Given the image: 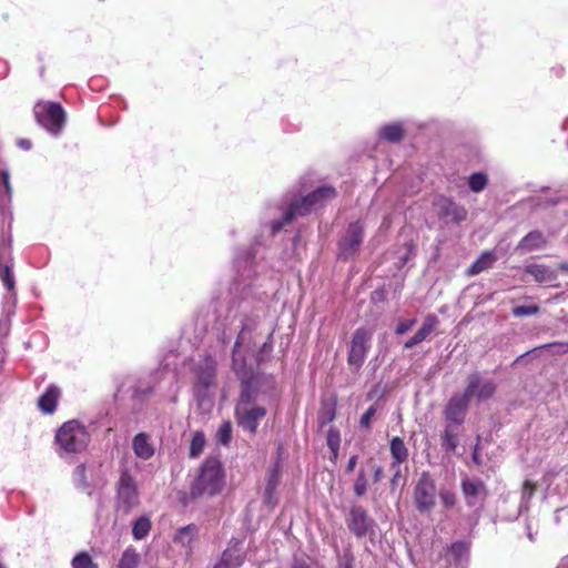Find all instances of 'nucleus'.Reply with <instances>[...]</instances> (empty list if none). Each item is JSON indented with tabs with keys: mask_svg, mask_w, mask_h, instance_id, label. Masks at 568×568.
<instances>
[{
	"mask_svg": "<svg viewBox=\"0 0 568 568\" xmlns=\"http://www.w3.org/2000/svg\"><path fill=\"white\" fill-rule=\"evenodd\" d=\"M255 322L246 320L237 335L233 347L232 363L236 374L242 379V390L235 406V418L237 425L251 435L257 430L260 422L266 415L264 402L275 396V382L272 377L265 375L246 376V359L244 352L252 351L255 346L253 331Z\"/></svg>",
	"mask_w": 568,
	"mask_h": 568,
	"instance_id": "1",
	"label": "nucleus"
},
{
	"mask_svg": "<svg viewBox=\"0 0 568 568\" xmlns=\"http://www.w3.org/2000/svg\"><path fill=\"white\" fill-rule=\"evenodd\" d=\"M90 440L91 436L87 427L79 420L71 419L63 423L55 432V452L59 457L73 460L77 455L87 449Z\"/></svg>",
	"mask_w": 568,
	"mask_h": 568,
	"instance_id": "2",
	"label": "nucleus"
},
{
	"mask_svg": "<svg viewBox=\"0 0 568 568\" xmlns=\"http://www.w3.org/2000/svg\"><path fill=\"white\" fill-rule=\"evenodd\" d=\"M335 196V190L331 186H321L314 192L294 199L287 212L285 213L282 221H275L272 223L273 233L278 232L285 224L290 223L296 216H304L308 214L313 209L323 205L325 202L332 200Z\"/></svg>",
	"mask_w": 568,
	"mask_h": 568,
	"instance_id": "3",
	"label": "nucleus"
},
{
	"mask_svg": "<svg viewBox=\"0 0 568 568\" xmlns=\"http://www.w3.org/2000/svg\"><path fill=\"white\" fill-rule=\"evenodd\" d=\"M224 485L225 474L222 464L217 458L211 457L203 463L200 474L191 487V496L193 498L204 495L214 496L222 491Z\"/></svg>",
	"mask_w": 568,
	"mask_h": 568,
	"instance_id": "4",
	"label": "nucleus"
},
{
	"mask_svg": "<svg viewBox=\"0 0 568 568\" xmlns=\"http://www.w3.org/2000/svg\"><path fill=\"white\" fill-rule=\"evenodd\" d=\"M33 113L37 122L52 135H59L65 124V112L59 103L40 101Z\"/></svg>",
	"mask_w": 568,
	"mask_h": 568,
	"instance_id": "5",
	"label": "nucleus"
},
{
	"mask_svg": "<svg viewBox=\"0 0 568 568\" xmlns=\"http://www.w3.org/2000/svg\"><path fill=\"white\" fill-rule=\"evenodd\" d=\"M413 499L420 514H429L436 506L437 489L428 471H423L414 487Z\"/></svg>",
	"mask_w": 568,
	"mask_h": 568,
	"instance_id": "6",
	"label": "nucleus"
},
{
	"mask_svg": "<svg viewBox=\"0 0 568 568\" xmlns=\"http://www.w3.org/2000/svg\"><path fill=\"white\" fill-rule=\"evenodd\" d=\"M373 332L365 327L357 328L351 339L347 362L348 365L358 371L365 362L366 354L371 348Z\"/></svg>",
	"mask_w": 568,
	"mask_h": 568,
	"instance_id": "7",
	"label": "nucleus"
},
{
	"mask_svg": "<svg viewBox=\"0 0 568 568\" xmlns=\"http://www.w3.org/2000/svg\"><path fill=\"white\" fill-rule=\"evenodd\" d=\"M496 390V384L490 378H485L479 373H473L467 378V385L464 393L468 398L478 402L490 398Z\"/></svg>",
	"mask_w": 568,
	"mask_h": 568,
	"instance_id": "8",
	"label": "nucleus"
},
{
	"mask_svg": "<svg viewBox=\"0 0 568 568\" xmlns=\"http://www.w3.org/2000/svg\"><path fill=\"white\" fill-rule=\"evenodd\" d=\"M118 498L125 511H130L139 505L138 486L129 470H123L121 473L118 485Z\"/></svg>",
	"mask_w": 568,
	"mask_h": 568,
	"instance_id": "9",
	"label": "nucleus"
},
{
	"mask_svg": "<svg viewBox=\"0 0 568 568\" xmlns=\"http://www.w3.org/2000/svg\"><path fill=\"white\" fill-rule=\"evenodd\" d=\"M347 527L357 538H363L373 531L374 520L364 508L353 506L347 518Z\"/></svg>",
	"mask_w": 568,
	"mask_h": 568,
	"instance_id": "10",
	"label": "nucleus"
},
{
	"mask_svg": "<svg viewBox=\"0 0 568 568\" xmlns=\"http://www.w3.org/2000/svg\"><path fill=\"white\" fill-rule=\"evenodd\" d=\"M364 226L361 222L349 224L339 241V251L343 257H349L356 253L363 240Z\"/></svg>",
	"mask_w": 568,
	"mask_h": 568,
	"instance_id": "11",
	"label": "nucleus"
},
{
	"mask_svg": "<svg viewBox=\"0 0 568 568\" xmlns=\"http://www.w3.org/2000/svg\"><path fill=\"white\" fill-rule=\"evenodd\" d=\"M469 402L470 399L465 393L455 394L454 396H452L444 412L446 420L453 425L463 424L465 420Z\"/></svg>",
	"mask_w": 568,
	"mask_h": 568,
	"instance_id": "12",
	"label": "nucleus"
},
{
	"mask_svg": "<svg viewBox=\"0 0 568 568\" xmlns=\"http://www.w3.org/2000/svg\"><path fill=\"white\" fill-rule=\"evenodd\" d=\"M197 537V526L194 524H190L176 529L172 537V540L176 546L181 547L184 550L186 558H190L193 554L194 542L196 541Z\"/></svg>",
	"mask_w": 568,
	"mask_h": 568,
	"instance_id": "13",
	"label": "nucleus"
},
{
	"mask_svg": "<svg viewBox=\"0 0 568 568\" xmlns=\"http://www.w3.org/2000/svg\"><path fill=\"white\" fill-rule=\"evenodd\" d=\"M462 490L469 507L479 504L486 495L485 484L480 479L465 478L462 481Z\"/></svg>",
	"mask_w": 568,
	"mask_h": 568,
	"instance_id": "14",
	"label": "nucleus"
},
{
	"mask_svg": "<svg viewBox=\"0 0 568 568\" xmlns=\"http://www.w3.org/2000/svg\"><path fill=\"white\" fill-rule=\"evenodd\" d=\"M437 316L434 314L427 315L419 329L414 334L412 338L405 342L404 347L412 348L420 344L430 336V334L437 328Z\"/></svg>",
	"mask_w": 568,
	"mask_h": 568,
	"instance_id": "15",
	"label": "nucleus"
},
{
	"mask_svg": "<svg viewBox=\"0 0 568 568\" xmlns=\"http://www.w3.org/2000/svg\"><path fill=\"white\" fill-rule=\"evenodd\" d=\"M196 385L209 388L215 381V361L212 357H205L196 367Z\"/></svg>",
	"mask_w": 568,
	"mask_h": 568,
	"instance_id": "16",
	"label": "nucleus"
},
{
	"mask_svg": "<svg viewBox=\"0 0 568 568\" xmlns=\"http://www.w3.org/2000/svg\"><path fill=\"white\" fill-rule=\"evenodd\" d=\"M221 560L231 568H240L245 560V552L239 539H231L227 548L223 551Z\"/></svg>",
	"mask_w": 568,
	"mask_h": 568,
	"instance_id": "17",
	"label": "nucleus"
},
{
	"mask_svg": "<svg viewBox=\"0 0 568 568\" xmlns=\"http://www.w3.org/2000/svg\"><path fill=\"white\" fill-rule=\"evenodd\" d=\"M437 207L440 217L450 220L455 223L464 221L467 215V212L464 207L457 205L449 199H440L437 202Z\"/></svg>",
	"mask_w": 568,
	"mask_h": 568,
	"instance_id": "18",
	"label": "nucleus"
},
{
	"mask_svg": "<svg viewBox=\"0 0 568 568\" xmlns=\"http://www.w3.org/2000/svg\"><path fill=\"white\" fill-rule=\"evenodd\" d=\"M59 397L60 389L54 385H50L38 399L39 409L44 414H52L57 408Z\"/></svg>",
	"mask_w": 568,
	"mask_h": 568,
	"instance_id": "19",
	"label": "nucleus"
},
{
	"mask_svg": "<svg viewBox=\"0 0 568 568\" xmlns=\"http://www.w3.org/2000/svg\"><path fill=\"white\" fill-rule=\"evenodd\" d=\"M449 561L457 566H465L469 558V542L456 541L447 551Z\"/></svg>",
	"mask_w": 568,
	"mask_h": 568,
	"instance_id": "20",
	"label": "nucleus"
},
{
	"mask_svg": "<svg viewBox=\"0 0 568 568\" xmlns=\"http://www.w3.org/2000/svg\"><path fill=\"white\" fill-rule=\"evenodd\" d=\"M132 447L134 454L142 459H149L154 455L150 437L144 433H140L133 438Z\"/></svg>",
	"mask_w": 568,
	"mask_h": 568,
	"instance_id": "21",
	"label": "nucleus"
},
{
	"mask_svg": "<svg viewBox=\"0 0 568 568\" xmlns=\"http://www.w3.org/2000/svg\"><path fill=\"white\" fill-rule=\"evenodd\" d=\"M390 455L393 458V462L390 464V468H395L397 466H400L408 458V449L404 443V440L399 437H394L390 440Z\"/></svg>",
	"mask_w": 568,
	"mask_h": 568,
	"instance_id": "22",
	"label": "nucleus"
},
{
	"mask_svg": "<svg viewBox=\"0 0 568 568\" xmlns=\"http://www.w3.org/2000/svg\"><path fill=\"white\" fill-rule=\"evenodd\" d=\"M545 243L544 236L539 232H530L519 243L518 248L523 252H530L540 248Z\"/></svg>",
	"mask_w": 568,
	"mask_h": 568,
	"instance_id": "23",
	"label": "nucleus"
},
{
	"mask_svg": "<svg viewBox=\"0 0 568 568\" xmlns=\"http://www.w3.org/2000/svg\"><path fill=\"white\" fill-rule=\"evenodd\" d=\"M73 484L77 488L91 494L92 483L87 475V467L84 464L78 465L73 471Z\"/></svg>",
	"mask_w": 568,
	"mask_h": 568,
	"instance_id": "24",
	"label": "nucleus"
},
{
	"mask_svg": "<svg viewBox=\"0 0 568 568\" xmlns=\"http://www.w3.org/2000/svg\"><path fill=\"white\" fill-rule=\"evenodd\" d=\"M496 261L495 255L491 252H485L480 257L475 261L468 270V274L476 275L483 271L489 268Z\"/></svg>",
	"mask_w": 568,
	"mask_h": 568,
	"instance_id": "25",
	"label": "nucleus"
},
{
	"mask_svg": "<svg viewBox=\"0 0 568 568\" xmlns=\"http://www.w3.org/2000/svg\"><path fill=\"white\" fill-rule=\"evenodd\" d=\"M151 520L146 516L138 518L132 527V535L135 540L144 539L151 530Z\"/></svg>",
	"mask_w": 568,
	"mask_h": 568,
	"instance_id": "26",
	"label": "nucleus"
},
{
	"mask_svg": "<svg viewBox=\"0 0 568 568\" xmlns=\"http://www.w3.org/2000/svg\"><path fill=\"white\" fill-rule=\"evenodd\" d=\"M0 183L4 190V194L0 195V207L3 209L6 204L10 203L12 196V186L10 183V173L7 169L0 170Z\"/></svg>",
	"mask_w": 568,
	"mask_h": 568,
	"instance_id": "27",
	"label": "nucleus"
},
{
	"mask_svg": "<svg viewBox=\"0 0 568 568\" xmlns=\"http://www.w3.org/2000/svg\"><path fill=\"white\" fill-rule=\"evenodd\" d=\"M140 562V555L133 547H128L120 560L118 568H136Z\"/></svg>",
	"mask_w": 568,
	"mask_h": 568,
	"instance_id": "28",
	"label": "nucleus"
},
{
	"mask_svg": "<svg viewBox=\"0 0 568 568\" xmlns=\"http://www.w3.org/2000/svg\"><path fill=\"white\" fill-rule=\"evenodd\" d=\"M527 273L534 276L537 282H546L552 280L555 274L548 267L539 264H532L527 266Z\"/></svg>",
	"mask_w": 568,
	"mask_h": 568,
	"instance_id": "29",
	"label": "nucleus"
},
{
	"mask_svg": "<svg viewBox=\"0 0 568 568\" xmlns=\"http://www.w3.org/2000/svg\"><path fill=\"white\" fill-rule=\"evenodd\" d=\"M403 128L400 124L394 123L385 125L381 129V136L389 142H398L403 138Z\"/></svg>",
	"mask_w": 568,
	"mask_h": 568,
	"instance_id": "30",
	"label": "nucleus"
},
{
	"mask_svg": "<svg viewBox=\"0 0 568 568\" xmlns=\"http://www.w3.org/2000/svg\"><path fill=\"white\" fill-rule=\"evenodd\" d=\"M71 566L72 568H99L98 564L94 562L91 556L85 551L75 555Z\"/></svg>",
	"mask_w": 568,
	"mask_h": 568,
	"instance_id": "31",
	"label": "nucleus"
},
{
	"mask_svg": "<svg viewBox=\"0 0 568 568\" xmlns=\"http://www.w3.org/2000/svg\"><path fill=\"white\" fill-rule=\"evenodd\" d=\"M452 425L453 424L448 423L446 429L442 434V446L446 452H454L457 447V436L452 432Z\"/></svg>",
	"mask_w": 568,
	"mask_h": 568,
	"instance_id": "32",
	"label": "nucleus"
},
{
	"mask_svg": "<svg viewBox=\"0 0 568 568\" xmlns=\"http://www.w3.org/2000/svg\"><path fill=\"white\" fill-rule=\"evenodd\" d=\"M204 446H205L204 435L200 432L193 434L191 445H190V456L192 458L197 457L203 452Z\"/></svg>",
	"mask_w": 568,
	"mask_h": 568,
	"instance_id": "33",
	"label": "nucleus"
},
{
	"mask_svg": "<svg viewBox=\"0 0 568 568\" xmlns=\"http://www.w3.org/2000/svg\"><path fill=\"white\" fill-rule=\"evenodd\" d=\"M368 487V478L366 475V471L364 469H361L357 474V477L354 481V493L357 497H362L366 494Z\"/></svg>",
	"mask_w": 568,
	"mask_h": 568,
	"instance_id": "34",
	"label": "nucleus"
},
{
	"mask_svg": "<svg viewBox=\"0 0 568 568\" xmlns=\"http://www.w3.org/2000/svg\"><path fill=\"white\" fill-rule=\"evenodd\" d=\"M487 175L484 173H474L469 176L468 185L471 191L474 192H480L483 191L487 185Z\"/></svg>",
	"mask_w": 568,
	"mask_h": 568,
	"instance_id": "35",
	"label": "nucleus"
},
{
	"mask_svg": "<svg viewBox=\"0 0 568 568\" xmlns=\"http://www.w3.org/2000/svg\"><path fill=\"white\" fill-rule=\"evenodd\" d=\"M326 442L334 457H336L341 445L339 432L335 428H329L327 432Z\"/></svg>",
	"mask_w": 568,
	"mask_h": 568,
	"instance_id": "36",
	"label": "nucleus"
},
{
	"mask_svg": "<svg viewBox=\"0 0 568 568\" xmlns=\"http://www.w3.org/2000/svg\"><path fill=\"white\" fill-rule=\"evenodd\" d=\"M217 440L219 443L223 444V445H227L231 440V437H232V424L231 422L226 420V422H223L222 425L220 426L219 430H217Z\"/></svg>",
	"mask_w": 568,
	"mask_h": 568,
	"instance_id": "37",
	"label": "nucleus"
},
{
	"mask_svg": "<svg viewBox=\"0 0 568 568\" xmlns=\"http://www.w3.org/2000/svg\"><path fill=\"white\" fill-rule=\"evenodd\" d=\"M0 278L3 285L8 288V291H13L14 288V280L11 274V268L9 265H2L0 262Z\"/></svg>",
	"mask_w": 568,
	"mask_h": 568,
	"instance_id": "38",
	"label": "nucleus"
},
{
	"mask_svg": "<svg viewBox=\"0 0 568 568\" xmlns=\"http://www.w3.org/2000/svg\"><path fill=\"white\" fill-rule=\"evenodd\" d=\"M539 311L537 305H520L513 308V314L516 317L530 316L537 314Z\"/></svg>",
	"mask_w": 568,
	"mask_h": 568,
	"instance_id": "39",
	"label": "nucleus"
},
{
	"mask_svg": "<svg viewBox=\"0 0 568 568\" xmlns=\"http://www.w3.org/2000/svg\"><path fill=\"white\" fill-rule=\"evenodd\" d=\"M277 483H278L277 471L273 470L270 476V479L267 481L266 488H265V495H266L267 503L271 501L272 495L276 489Z\"/></svg>",
	"mask_w": 568,
	"mask_h": 568,
	"instance_id": "40",
	"label": "nucleus"
},
{
	"mask_svg": "<svg viewBox=\"0 0 568 568\" xmlns=\"http://www.w3.org/2000/svg\"><path fill=\"white\" fill-rule=\"evenodd\" d=\"M437 495L440 497V500L446 508H452L455 506L456 495L453 491L442 489Z\"/></svg>",
	"mask_w": 568,
	"mask_h": 568,
	"instance_id": "41",
	"label": "nucleus"
},
{
	"mask_svg": "<svg viewBox=\"0 0 568 568\" xmlns=\"http://www.w3.org/2000/svg\"><path fill=\"white\" fill-rule=\"evenodd\" d=\"M416 324L415 318L400 320L395 328V333L397 335H403L412 329V327Z\"/></svg>",
	"mask_w": 568,
	"mask_h": 568,
	"instance_id": "42",
	"label": "nucleus"
},
{
	"mask_svg": "<svg viewBox=\"0 0 568 568\" xmlns=\"http://www.w3.org/2000/svg\"><path fill=\"white\" fill-rule=\"evenodd\" d=\"M539 348H552L556 354H566L568 353V342H557L551 344H546L540 346Z\"/></svg>",
	"mask_w": 568,
	"mask_h": 568,
	"instance_id": "43",
	"label": "nucleus"
},
{
	"mask_svg": "<svg viewBox=\"0 0 568 568\" xmlns=\"http://www.w3.org/2000/svg\"><path fill=\"white\" fill-rule=\"evenodd\" d=\"M376 408L374 405H372L362 416L359 424L362 427L368 428L371 425V419L375 415Z\"/></svg>",
	"mask_w": 568,
	"mask_h": 568,
	"instance_id": "44",
	"label": "nucleus"
},
{
	"mask_svg": "<svg viewBox=\"0 0 568 568\" xmlns=\"http://www.w3.org/2000/svg\"><path fill=\"white\" fill-rule=\"evenodd\" d=\"M535 491V485L531 484L529 480H526L523 487L521 498L523 501H528Z\"/></svg>",
	"mask_w": 568,
	"mask_h": 568,
	"instance_id": "45",
	"label": "nucleus"
},
{
	"mask_svg": "<svg viewBox=\"0 0 568 568\" xmlns=\"http://www.w3.org/2000/svg\"><path fill=\"white\" fill-rule=\"evenodd\" d=\"M292 568H311V560L306 557H295Z\"/></svg>",
	"mask_w": 568,
	"mask_h": 568,
	"instance_id": "46",
	"label": "nucleus"
},
{
	"mask_svg": "<svg viewBox=\"0 0 568 568\" xmlns=\"http://www.w3.org/2000/svg\"><path fill=\"white\" fill-rule=\"evenodd\" d=\"M392 469L394 470V476H393V478L390 480V485H392V488H395V486L397 485V481H398V479L400 477V467L397 466V467L392 468Z\"/></svg>",
	"mask_w": 568,
	"mask_h": 568,
	"instance_id": "47",
	"label": "nucleus"
},
{
	"mask_svg": "<svg viewBox=\"0 0 568 568\" xmlns=\"http://www.w3.org/2000/svg\"><path fill=\"white\" fill-rule=\"evenodd\" d=\"M17 144H18L21 149H23V150H30V149H31V146H32L31 141H30V140H28V139H19V140L17 141Z\"/></svg>",
	"mask_w": 568,
	"mask_h": 568,
	"instance_id": "48",
	"label": "nucleus"
},
{
	"mask_svg": "<svg viewBox=\"0 0 568 568\" xmlns=\"http://www.w3.org/2000/svg\"><path fill=\"white\" fill-rule=\"evenodd\" d=\"M356 464H357V456L356 455H353L349 459H348V463H347V466H346V470L347 471H353L356 467Z\"/></svg>",
	"mask_w": 568,
	"mask_h": 568,
	"instance_id": "49",
	"label": "nucleus"
},
{
	"mask_svg": "<svg viewBox=\"0 0 568 568\" xmlns=\"http://www.w3.org/2000/svg\"><path fill=\"white\" fill-rule=\"evenodd\" d=\"M383 469L379 466L374 467V481H379L382 479Z\"/></svg>",
	"mask_w": 568,
	"mask_h": 568,
	"instance_id": "50",
	"label": "nucleus"
},
{
	"mask_svg": "<svg viewBox=\"0 0 568 568\" xmlns=\"http://www.w3.org/2000/svg\"><path fill=\"white\" fill-rule=\"evenodd\" d=\"M412 253V246H409L407 248V252L405 253V255L402 257V264H405L407 262V260L409 258V255Z\"/></svg>",
	"mask_w": 568,
	"mask_h": 568,
	"instance_id": "51",
	"label": "nucleus"
},
{
	"mask_svg": "<svg viewBox=\"0 0 568 568\" xmlns=\"http://www.w3.org/2000/svg\"><path fill=\"white\" fill-rule=\"evenodd\" d=\"M272 349V343L265 342L262 346V352H270Z\"/></svg>",
	"mask_w": 568,
	"mask_h": 568,
	"instance_id": "52",
	"label": "nucleus"
},
{
	"mask_svg": "<svg viewBox=\"0 0 568 568\" xmlns=\"http://www.w3.org/2000/svg\"><path fill=\"white\" fill-rule=\"evenodd\" d=\"M213 568H231L226 564H224L222 560H220Z\"/></svg>",
	"mask_w": 568,
	"mask_h": 568,
	"instance_id": "53",
	"label": "nucleus"
},
{
	"mask_svg": "<svg viewBox=\"0 0 568 568\" xmlns=\"http://www.w3.org/2000/svg\"><path fill=\"white\" fill-rule=\"evenodd\" d=\"M558 267L560 271L568 272V263H561Z\"/></svg>",
	"mask_w": 568,
	"mask_h": 568,
	"instance_id": "54",
	"label": "nucleus"
},
{
	"mask_svg": "<svg viewBox=\"0 0 568 568\" xmlns=\"http://www.w3.org/2000/svg\"><path fill=\"white\" fill-rule=\"evenodd\" d=\"M473 459H474V462H475L476 464H479V463H480V462H479V457H478V455H477V452H476V450H475V453H474V455H473Z\"/></svg>",
	"mask_w": 568,
	"mask_h": 568,
	"instance_id": "55",
	"label": "nucleus"
},
{
	"mask_svg": "<svg viewBox=\"0 0 568 568\" xmlns=\"http://www.w3.org/2000/svg\"><path fill=\"white\" fill-rule=\"evenodd\" d=\"M334 419V413H331L328 418H327V422H332Z\"/></svg>",
	"mask_w": 568,
	"mask_h": 568,
	"instance_id": "56",
	"label": "nucleus"
},
{
	"mask_svg": "<svg viewBox=\"0 0 568 568\" xmlns=\"http://www.w3.org/2000/svg\"><path fill=\"white\" fill-rule=\"evenodd\" d=\"M344 568H352L349 565H346Z\"/></svg>",
	"mask_w": 568,
	"mask_h": 568,
	"instance_id": "57",
	"label": "nucleus"
},
{
	"mask_svg": "<svg viewBox=\"0 0 568 568\" xmlns=\"http://www.w3.org/2000/svg\"><path fill=\"white\" fill-rule=\"evenodd\" d=\"M0 568H4L3 565L0 564Z\"/></svg>",
	"mask_w": 568,
	"mask_h": 568,
	"instance_id": "58",
	"label": "nucleus"
},
{
	"mask_svg": "<svg viewBox=\"0 0 568 568\" xmlns=\"http://www.w3.org/2000/svg\"><path fill=\"white\" fill-rule=\"evenodd\" d=\"M567 568H568V566H567Z\"/></svg>",
	"mask_w": 568,
	"mask_h": 568,
	"instance_id": "59",
	"label": "nucleus"
}]
</instances>
